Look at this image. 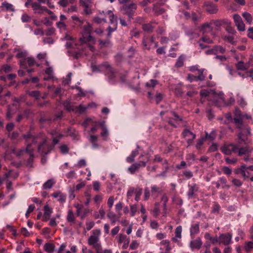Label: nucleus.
I'll list each match as a JSON object with an SVG mask.
<instances>
[{"mask_svg":"<svg viewBox=\"0 0 253 253\" xmlns=\"http://www.w3.org/2000/svg\"><path fill=\"white\" fill-rule=\"evenodd\" d=\"M137 8V4L133 2H131L128 5L122 6L121 10L124 15H126L128 17L127 21H130L133 19V16Z\"/></svg>","mask_w":253,"mask_h":253,"instance_id":"obj_1","label":"nucleus"},{"mask_svg":"<svg viewBox=\"0 0 253 253\" xmlns=\"http://www.w3.org/2000/svg\"><path fill=\"white\" fill-rule=\"evenodd\" d=\"M238 150V145L232 143L225 144L220 148L221 151L226 155H230L233 153H236Z\"/></svg>","mask_w":253,"mask_h":253,"instance_id":"obj_2","label":"nucleus"},{"mask_svg":"<svg viewBox=\"0 0 253 253\" xmlns=\"http://www.w3.org/2000/svg\"><path fill=\"white\" fill-rule=\"evenodd\" d=\"M92 30V27L90 24L87 23L84 26V33L83 38L80 39V41L82 43H85L92 40V37L90 35V32Z\"/></svg>","mask_w":253,"mask_h":253,"instance_id":"obj_3","label":"nucleus"},{"mask_svg":"<svg viewBox=\"0 0 253 253\" xmlns=\"http://www.w3.org/2000/svg\"><path fill=\"white\" fill-rule=\"evenodd\" d=\"M51 147L47 144L46 137L42 138V142L39 144L38 147V151L39 153L47 155L50 153Z\"/></svg>","mask_w":253,"mask_h":253,"instance_id":"obj_4","label":"nucleus"},{"mask_svg":"<svg viewBox=\"0 0 253 253\" xmlns=\"http://www.w3.org/2000/svg\"><path fill=\"white\" fill-rule=\"evenodd\" d=\"M204 6L206 8V11L209 14H216L218 10L217 5L211 1H207L205 2Z\"/></svg>","mask_w":253,"mask_h":253,"instance_id":"obj_5","label":"nucleus"},{"mask_svg":"<svg viewBox=\"0 0 253 253\" xmlns=\"http://www.w3.org/2000/svg\"><path fill=\"white\" fill-rule=\"evenodd\" d=\"M233 19L238 30L244 31L245 30V25L241 16L238 14H235L233 16Z\"/></svg>","mask_w":253,"mask_h":253,"instance_id":"obj_6","label":"nucleus"},{"mask_svg":"<svg viewBox=\"0 0 253 253\" xmlns=\"http://www.w3.org/2000/svg\"><path fill=\"white\" fill-rule=\"evenodd\" d=\"M241 132L239 133L238 135V144H241V142H246V139L244 137V135L246 134H250V128L248 126H244V129L243 130H240Z\"/></svg>","mask_w":253,"mask_h":253,"instance_id":"obj_7","label":"nucleus"},{"mask_svg":"<svg viewBox=\"0 0 253 253\" xmlns=\"http://www.w3.org/2000/svg\"><path fill=\"white\" fill-rule=\"evenodd\" d=\"M232 236L229 233L221 234L219 237V243L224 245H228L231 240Z\"/></svg>","mask_w":253,"mask_h":253,"instance_id":"obj_8","label":"nucleus"},{"mask_svg":"<svg viewBox=\"0 0 253 253\" xmlns=\"http://www.w3.org/2000/svg\"><path fill=\"white\" fill-rule=\"evenodd\" d=\"M119 236V243L121 244L123 243L122 249H127V248L128 247V245L130 242L129 239L127 238L126 235L122 234H120Z\"/></svg>","mask_w":253,"mask_h":253,"instance_id":"obj_9","label":"nucleus"},{"mask_svg":"<svg viewBox=\"0 0 253 253\" xmlns=\"http://www.w3.org/2000/svg\"><path fill=\"white\" fill-rule=\"evenodd\" d=\"M107 217L110 220L112 224H114L116 221H118L121 217V214L119 215H117L109 210L107 213Z\"/></svg>","mask_w":253,"mask_h":253,"instance_id":"obj_10","label":"nucleus"},{"mask_svg":"<svg viewBox=\"0 0 253 253\" xmlns=\"http://www.w3.org/2000/svg\"><path fill=\"white\" fill-rule=\"evenodd\" d=\"M52 212V209L48 206V205H46L44 207V214L42 219V221H47L50 218Z\"/></svg>","mask_w":253,"mask_h":253,"instance_id":"obj_11","label":"nucleus"},{"mask_svg":"<svg viewBox=\"0 0 253 253\" xmlns=\"http://www.w3.org/2000/svg\"><path fill=\"white\" fill-rule=\"evenodd\" d=\"M202 242L200 238H198L195 240L190 242V246L193 250L194 249H200L202 246Z\"/></svg>","mask_w":253,"mask_h":253,"instance_id":"obj_12","label":"nucleus"},{"mask_svg":"<svg viewBox=\"0 0 253 253\" xmlns=\"http://www.w3.org/2000/svg\"><path fill=\"white\" fill-rule=\"evenodd\" d=\"M188 187H189V189L187 192V196L189 198H191L194 196V194L198 191V187L196 184L189 185Z\"/></svg>","mask_w":253,"mask_h":253,"instance_id":"obj_13","label":"nucleus"},{"mask_svg":"<svg viewBox=\"0 0 253 253\" xmlns=\"http://www.w3.org/2000/svg\"><path fill=\"white\" fill-rule=\"evenodd\" d=\"M216 94L215 92L213 90L211 89H202L200 91V95L202 97H210L214 96Z\"/></svg>","mask_w":253,"mask_h":253,"instance_id":"obj_14","label":"nucleus"},{"mask_svg":"<svg viewBox=\"0 0 253 253\" xmlns=\"http://www.w3.org/2000/svg\"><path fill=\"white\" fill-rule=\"evenodd\" d=\"M159 5H161L159 2L153 5L152 10L154 12L155 14L156 15H161L166 12V10L164 8H160Z\"/></svg>","mask_w":253,"mask_h":253,"instance_id":"obj_15","label":"nucleus"},{"mask_svg":"<svg viewBox=\"0 0 253 253\" xmlns=\"http://www.w3.org/2000/svg\"><path fill=\"white\" fill-rule=\"evenodd\" d=\"M52 196L55 198H57L58 201L61 202H64L66 198V195L60 191L53 193Z\"/></svg>","mask_w":253,"mask_h":253,"instance_id":"obj_16","label":"nucleus"},{"mask_svg":"<svg viewBox=\"0 0 253 253\" xmlns=\"http://www.w3.org/2000/svg\"><path fill=\"white\" fill-rule=\"evenodd\" d=\"M233 120L236 128L239 129L240 130H243L244 129V125L243 124V121L241 118H234Z\"/></svg>","mask_w":253,"mask_h":253,"instance_id":"obj_17","label":"nucleus"},{"mask_svg":"<svg viewBox=\"0 0 253 253\" xmlns=\"http://www.w3.org/2000/svg\"><path fill=\"white\" fill-rule=\"evenodd\" d=\"M64 108L69 112H74L75 107L72 105L71 102L69 100H66L63 104Z\"/></svg>","mask_w":253,"mask_h":253,"instance_id":"obj_18","label":"nucleus"},{"mask_svg":"<svg viewBox=\"0 0 253 253\" xmlns=\"http://www.w3.org/2000/svg\"><path fill=\"white\" fill-rule=\"evenodd\" d=\"M250 152L249 147L246 146L241 148L238 147V150L237 153H238V156H241L243 155H246Z\"/></svg>","mask_w":253,"mask_h":253,"instance_id":"obj_19","label":"nucleus"},{"mask_svg":"<svg viewBox=\"0 0 253 253\" xmlns=\"http://www.w3.org/2000/svg\"><path fill=\"white\" fill-rule=\"evenodd\" d=\"M182 232V227L181 226H177L175 230V237L172 238L173 242H177V240L176 238H181Z\"/></svg>","mask_w":253,"mask_h":253,"instance_id":"obj_20","label":"nucleus"},{"mask_svg":"<svg viewBox=\"0 0 253 253\" xmlns=\"http://www.w3.org/2000/svg\"><path fill=\"white\" fill-rule=\"evenodd\" d=\"M99 241V237L95 235L90 236L88 239V244L90 246H93L97 244Z\"/></svg>","mask_w":253,"mask_h":253,"instance_id":"obj_21","label":"nucleus"},{"mask_svg":"<svg viewBox=\"0 0 253 253\" xmlns=\"http://www.w3.org/2000/svg\"><path fill=\"white\" fill-rule=\"evenodd\" d=\"M105 212L102 208H100L98 212H96L94 213V217L95 219L101 218H104L105 217Z\"/></svg>","mask_w":253,"mask_h":253,"instance_id":"obj_22","label":"nucleus"},{"mask_svg":"<svg viewBox=\"0 0 253 253\" xmlns=\"http://www.w3.org/2000/svg\"><path fill=\"white\" fill-rule=\"evenodd\" d=\"M142 45L143 49L149 50L150 49L151 44L149 43L148 38L144 36L142 39Z\"/></svg>","mask_w":253,"mask_h":253,"instance_id":"obj_23","label":"nucleus"},{"mask_svg":"<svg viewBox=\"0 0 253 253\" xmlns=\"http://www.w3.org/2000/svg\"><path fill=\"white\" fill-rule=\"evenodd\" d=\"M89 142L92 144L94 148L98 147V144L97 143V137L95 135H90L89 138Z\"/></svg>","mask_w":253,"mask_h":253,"instance_id":"obj_24","label":"nucleus"},{"mask_svg":"<svg viewBox=\"0 0 253 253\" xmlns=\"http://www.w3.org/2000/svg\"><path fill=\"white\" fill-rule=\"evenodd\" d=\"M87 107L83 105H80L77 107H75L74 113L76 114H83L85 112Z\"/></svg>","mask_w":253,"mask_h":253,"instance_id":"obj_25","label":"nucleus"},{"mask_svg":"<svg viewBox=\"0 0 253 253\" xmlns=\"http://www.w3.org/2000/svg\"><path fill=\"white\" fill-rule=\"evenodd\" d=\"M75 220V217L73 211L71 210H69L68 211V214L67 216V220L70 223L74 222Z\"/></svg>","mask_w":253,"mask_h":253,"instance_id":"obj_26","label":"nucleus"},{"mask_svg":"<svg viewBox=\"0 0 253 253\" xmlns=\"http://www.w3.org/2000/svg\"><path fill=\"white\" fill-rule=\"evenodd\" d=\"M55 246L53 244L46 243L44 246V249L45 251L49 253H51L54 252Z\"/></svg>","mask_w":253,"mask_h":253,"instance_id":"obj_27","label":"nucleus"},{"mask_svg":"<svg viewBox=\"0 0 253 253\" xmlns=\"http://www.w3.org/2000/svg\"><path fill=\"white\" fill-rule=\"evenodd\" d=\"M241 174L245 180L247 179L249 177V172L247 170V166L245 165H242V169Z\"/></svg>","mask_w":253,"mask_h":253,"instance_id":"obj_28","label":"nucleus"},{"mask_svg":"<svg viewBox=\"0 0 253 253\" xmlns=\"http://www.w3.org/2000/svg\"><path fill=\"white\" fill-rule=\"evenodd\" d=\"M27 93L31 97H34L36 100L39 98L41 95V92L38 90L27 91Z\"/></svg>","mask_w":253,"mask_h":253,"instance_id":"obj_29","label":"nucleus"},{"mask_svg":"<svg viewBox=\"0 0 253 253\" xmlns=\"http://www.w3.org/2000/svg\"><path fill=\"white\" fill-rule=\"evenodd\" d=\"M142 28L146 32L151 33L153 31L154 27L150 23H148L142 25Z\"/></svg>","mask_w":253,"mask_h":253,"instance_id":"obj_30","label":"nucleus"},{"mask_svg":"<svg viewBox=\"0 0 253 253\" xmlns=\"http://www.w3.org/2000/svg\"><path fill=\"white\" fill-rule=\"evenodd\" d=\"M199 232V226L198 224L193 225L190 228L191 235L196 234Z\"/></svg>","mask_w":253,"mask_h":253,"instance_id":"obj_31","label":"nucleus"},{"mask_svg":"<svg viewBox=\"0 0 253 253\" xmlns=\"http://www.w3.org/2000/svg\"><path fill=\"white\" fill-rule=\"evenodd\" d=\"M243 17L245 18L247 23L251 24L252 22L253 17L252 15L248 12H244L242 14Z\"/></svg>","mask_w":253,"mask_h":253,"instance_id":"obj_32","label":"nucleus"},{"mask_svg":"<svg viewBox=\"0 0 253 253\" xmlns=\"http://www.w3.org/2000/svg\"><path fill=\"white\" fill-rule=\"evenodd\" d=\"M54 183V181L52 179H49L43 184V188L44 189H50Z\"/></svg>","mask_w":253,"mask_h":253,"instance_id":"obj_33","label":"nucleus"},{"mask_svg":"<svg viewBox=\"0 0 253 253\" xmlns=\"http://www.w3.org/2000/svg\"><path fill=\"white\" fill-rule=\"evenodd\" d=\"M193 135L195 134L190 131V130L188 129H185L182 132V135L184 138H191L192 137Z\"/></svg>","mask_w":253,"mask_h":253,"instance_id":"obj_34","label":"nucleus"},{"mask_svg":"<svg viewBox=\"0 0 253 253\" xmlns=\"http://www.w3.org/2000/svg\"><path fill=\"white\" fill-rule=\"evenodd\" d=\"M253 249V242L249 241L245 243L244 250L247 252H250Z\"/></svg>","mask_w":253,"mask_h":253,"instance_id":"obj_35","label":"nucleus"},{"mask_svg":"<svg viewBox=\"0 0 253 253\" xmlns=\"http://www.w3.org/2000/svg\"><path fill=\"white\" fill-rule=\"evenodd\" d=\"M138 154V150L133 151L131 155L126 159V161L128 163L133 162L134 157Z\"/></svg>","mask_w":253,"mask_h":253,"instance_id":"obj_36","label":"nucleus"},{"mask_svg":"<svg viewBox=\"0 0 253 253\" xmlns=\"http://www.w3.org/2000/svg\"><path fill=\"white\" fill-rule=\"evenodd\" d=\"M79 3L81 5L83 6L84 8L86 7H90L91 1L90 0H80Z\"/></svg>","mask_w":253,"mask_h":253,"instance_id":"obj_37","label":"nucleus"},{"mask_svg":"<svg viewBox=\"0 0 253 253\" xmlns=\"http://www.w3.org/2000/svg\"><path fill=\"white\" fill-rule=\"evenodd\" d=\"M236 68L238 70L245 71L247 70V67L244 63L242 61L238 62L236 65Z\"/></svg>","mask_w":253,"mask_h":253,"instance_id":"obj_38","label":"nucleus"},{"mask_svg":"<svg viewBox=\"0 0 253 253\" xmlns=\"http://www.w3.org/2000/svg\"><path fill=\"white\" fill-rule=\"evenodd\" d=\"M211 23H213L217 27H220L222 25L225 24V22L224 20L220 19L212 20Z\"/></svg>","mask_w":253,"mask_h":253,"instance_id":"obj_39","label":"nucleus"},{"mask_svg":"<svg viewBox=\"0 0 253 253\" xmlns=\"http://www.w3.org/2000/svg\"><path fill=\"white\" fill-rule=\"evenodd\" d=\"M2 7L5 8L6 10H9L11 11H14L13 5L7 2H4L2 3Z\"/></svg>","mask_w":253,"mask_h":253,"instance_id":"obj_40","label":"nucleus"},{"mask_svg":"<svg viewBox=\"0 0 253 253\" xmlns=\"http://www.w3.org/2000/svg\"><path fill=\"white\" fill-rule=\"evenodd\" d=\"M33 135L31 131H28L26 133L23 134L22 137L26 140V143H28L30 139H32Z\"/></svg>","mask_w":253,"mask_h":253,"instance_id":"obj_41","label":"nucleus"},{"mask_svg":"<svg viewBox=\"0 0 253 253\" xmlns=\"http://www.w3.org/2000/svg\"><path fill=\"white\" fill-rule=\"evenodd\" d=\"M137 206L136 204H134L130 206V215L131 216H134L137 211Z\"/></svg>","mask_w":253,"mask_h":253,"instance_id":"obj_42","label":"nucleus"},{"mask_svg":"<svg viewBox=\"0 0 253 253\" xmlns=\"http://www.w3.org/2000/svg\"><path fill=\"white\" fill-rule=\"evenodd\" d=\"M11 111V107H10V106L8 105L7 107L6 118L8 120H10L12 118L13 114H12Z\"/></svg>","mask_w":253,"mask_h":253,"instance_id":"obj_43","label":"nucleus"},{"mask_svg":"<svg viewBox=\"0 0 253 253\" xmlns=\"http://www.w3.org/2000/svg\"><path fill=\"white\" fill-rule=\"evenodd\" d=\"M43 137H42L41 134H38L36 135H33V137H32V144H36L37 143L38 141L39 140L41 139L42 140V138Z\"/></svg>","mask_w":253,"mask_h":253,"instance_id":"obj_44","label":"nucleus"},{"mask_svg":"<svg viewBox=\"0 0 253 253\" xmlns=\"http://www.w3.org/2000/svg\"><path fill=\"white\" fill-rule=\"evenodd\" d=\"M107 73L108 76V78L110 80L112 81L115 78L116 72L114 70V69H113L112 70H110L109 72H107Z\"/></svg>","mask_w":253,"mask_h":253,"instance_id":"obj_45","label":"nucleus"},{"mask_svg":"<svg viewBox=\"0 0 253 253\" xmlns=\"http://www.w3.org/2000/svg\"><path fill=\"white\" fill-rule=\"evenodd\" d=\"M161 189L160 187L157 186L156 185H154L151 187V194L152 195H154L155 194L161 193Z\"/></svg>","mask_w":253,"mask_h":253,"instance_id":"obj_46","label":"nucleus"},{"mask_svg":"<svg viewBox=\"0 0 253 253\" xmlns=\"http://www.w3.org/2000/svg\"><path fill=\"white\" fill-rule=\"evenodd\" d=\"M214 48L215 49L216 54L218 53H224L225 52V48L220 45H215L214 46Z\"/></svg>","mask_w":253,"mask_h":253,"instance_id":"obj_47","label":"nucleus"},{"mask_svg":"<svg viewBox=\"0 0 253 253\" xmlns=\"http://www.w3.org/2000/svg\"><path fill=\"white\" fill-rule=\"evenodd\" d=\"M25 151L26 153H27L28 154H29V155L34 154H33L34 149L33 148H32V143H28V144L27 145V147H26V149H25Z\"/></svg>","mask_w":253,"mask_h":253,"instance_id":"obj_48","label":"nucleus"},{"mask_svg":"<svg viewBox=\"0 0 253 253\" xmlns=\"http://www.w3.org/2000/svg\"><path fill=\"white\" fill-rule=\"evenodd\" d=\"M98 42L101 47L107 46L110 44V42L109 40H99Z\"/></svg>","mask_w":253,"mask_h":253,"instance_id":"obj_49","label":"nucleus"},{"mask_svg":"<svg viewBox=\"0 0 253 253\" xmlns=\"http://www.w3.org/2000/svg\"><path fill=\"white\" fill-rule=\"evenodd\" d=\"M183 60L184 58L182 57V56L181 55L180 56H179L175 63V66L176 67H182L183 65Z\"/></svg>","mask_w":253,"mask_h":253,"instance_id":"obj_50","label":"nucleus"},{"mask_svg":"<svg viewBox=\"0 0 253 253\" xmlns=\"http://www.w3.org/2000/svg\"><path fill=\"white\" fill-rule=\"evenodd\" d=\"M224 40L227 41L228 42L231 43L232 44H235L236 42L235 41H234V37L231 36H225L224 37Z\"/></svg>","mask_w":253,"mask_h":253,"instance_id":"obj_51","label":"nucleus"},{"mask_svg":"<svg viewBox=\"0 0 253 253\" xmlns=\"http://www.w3.org/2000/svg\"><path fill=\"white\" fill-rule=\"evenodd\" d=\"M225 161L227 164H235L237 162V159L235 158H233L232 159H230L228 157H227L225 159Z\"/></svg>","mask_w":253,"mask_h":253,"instance_id":"obj_52","label":"nucleus"},{"mask_svg":"<svg viewBox=\"0 0 253 253\" xmlns=\"http://www.w3.org/2000/svg\"><path fill=\"white\" fill-rule=\"evenodd\" d=\"M150 196V191L148 187H146L144 189V199L147 201L149 199Z\"/></svg>","mask_w":253,"mask_h":253,"instance_id":"obj_53","label":"nucleus"},{"mask_svg":"<svg viewBox=\"0 0 253 253\" xmlns=\"http://www.w3.org/2000/svg\"><path fill=\"white\" fill-rule=\"evenodd\" d=\"M50 133L52 135V138L59 137V138H61L63 137V135L62 134L58 133L55 130H51Z\"/></svg>","mask_w":253,"mask_h":253,"instance_id":"obj_54","label":"nucleus"},{"mask_svg":"<svg viewBox=\"0 0 253 253\" xmlns=\"http://www.w3.org/2000/svg\"><path fill=\"white\" fill-rule=\"evenodd\" d=\"M19 135V133L17 131H13L8 134V137L12 140L16 139Z\"/></svg>","mask_w":253,"mask_h":253,"instance_id":"obj_55","label":"nucleus"},{"mask_svg":"<svg viewBox=\"0 0 253 253\" xmlns=\"http://www.w3.org/2000/svg\"><path fill=\"white\" fill-rule=\"evenodd\" d=\"M139 246V244L136 240H133L132 241L131 243L129 246L130 249L132 250H134L136 249Z\"/></svg>","mask_w":253,"mask_h":253,"instance_id":"obj_56","label":"nucleus"},{"mask_svg":"<svg viewBox=\"0 0 253 253\" xmlns=\"http://www.w3.org/2000/svg\"><path fill=\"white\" fill-rule=\"evenodd\" d=\"M201 17V15H197L195 12H193L191 14V18L194 22L199 21Z\"/></svg>","mask_w":253,"mask_h":253,"instance_id":"obj_57","label":"nucleus"},{"mask_svg":"<svg viewBox=\"0 0 253 253\" xmlns=\"http://www.w3.org/2000/svg\"><path fill=\"white\" fill-rule=\"evenodd\" d=\"M142 189H141V188H137L136 189V191L135 193V200L136 201H138L139 200L140 196L142 194Z\"/></svg>","mask_w":253,"mask_h":253,"instance_id":"obj_58","label":"nucleus"},{"mask_svg":"<svg viewBox=\"0 0 253 253\" xmlns=\"http://www.w3.org/2000/svg\"><path fill=\"white\" fill-rule=\"evenodd\" d=\"M154 99L156 103L159 104L163 99V95L161 93H157Z\"/></svg>","mask_w":253,"mask_h":253,"instance_id":"obj_59","label":"nucleus"},{"mask_svg":"<svg viewBox=\"0 0 253 253\" xmlns=\"http://www.w3.org/2000/svg\"><path fill=\"white\" fill-rule=\"evenodd\" d=\"M35 208V207L34 205H31L29 206L28 209L26 213V217L27 218L29 217L30 213L34 210Z\"/></svg>","mask_w":253,"mask_h":253,"instance_id":"obj_60","label":"nucleus"},{"mask_svg":"<svg viewBox=\"0 0 253 253\" xmlns=\"http://www.w3.org/2000/svg\"><path fill=\"white\" fill-rule=\"evenodd\" d=\"M15 125L13 123H8L6 126V130L10 132H11L14 128Z\"/></svg>","mask_w":253,"mask_h":253,"instance_id":"obj_61","label":"nucleus"},{"mask_svg":"<svg viewBox=\"0 0 253 253\" xmlns=\"http://www.w3.org/2000/svg\"><path fill=\"white\" fill-rule=\"evenodd\" d=\"M89 212L90 211L89 209L87 208H83V213L81 216V218L82 219H84L88 215Z\"/></svg>","mask_w":253,"mask_h":253,"instance_id":"obj_62","label":"nucleus"},{"mask_svg":"<svg viewBox=\"0 0 253 253\" xmlns=\"http://www.w3.org/2000/svg\"><path fill=\"white\" fill-rule=\"evenodd\" d=\"M32 7L33 9L35 11L40 10L41 8V4L40 3H38L36 2H33L32 3Z\"/></svg>","mask_w":253,"mask_h":253,"instance_id":"obj_63","label":"nucleus"},{"mask_svg":"<svg viewBox=\"0 0 253 253\" xmlns=\"http://www.w3.org/2000/svg\"><path fill=\"white\" fill-rule=\"evenodd\" d=\"M158 84V81L155 80H151L149 82L146 83V85L154 87Z\"/></svg>","mask_w":253,"mask_h":253,"instance_id":"obj_64","label":"nucleus"}]
</instances>
